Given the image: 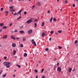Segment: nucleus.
Wrapping results in <instances>:
<instances>
[{
  "instance_id": "nucleus-54",
  "label": "nucleus",
  "mask_w": 78,
  "mask_h": 78,
  "mask_svg": "<svg viewBox=\"0 0 78 78\" xmlns=\"http://www.w3.org/2000/svg\"><path fill=\"white\" fill-rule=\"evenodd\" d=\"M73 72H75V69H73Z\"/></svg>"
},
{
  "instance_id": "nucleus-13",
  "label": "nucleus",
  "mask_w": 78,
  "mask_h": 78,
  "mask_svg": "<svg viewBox=\"0 0 78 78\" xmlns=\"http://www.w3.org/2000/svg\"><path fill=\"white\" fill-rule=\"evenodd\" d=\"M23 56L24 57H27V53H25L24 54Z\"/></svg>"
},
{
  "instance_id": "nucleus-3",
  "label": "nucleus",
  "mask_w": 78,
  "mask_h": 78,
  "mask_svg": "<svg viewBox=\"0 0 78 78\" xmlns=\"http://www.w3.org/2000/svg\"><path fill=\"white\" fill-rule=\"evenodd\" d=\"M31 42H32V44H34V45H35V46H37V45H36V42H35V41H34V40H32Z\"/></svg>"
},
{
  "instance_id": "nucleus-2",
  "label": "nucleus",
  "mask_w": 78,
  "mask_h": 78,
  "mask_svg": "<svg viewBox=\"0 0 78 78\" xmlns=\"http://www.w3.org/2000/svg\"><path fill=\"white\" fill-rule=\"evenodd\" d=\"M32 22H33L32 19H29L27 21V23H32Z\"/></svg>"
},
{
  "instance_id": "nucleus-25",
  "label": "nucleus",
  "mask_w": 78,
  "mask_h": 78,
  "mask_svg": "<svg viewBox=\"0 0 78 78\" xmlns=\"http://www.w3.org/2000/svg\"><path fill=\"white\" fill-rule=\"evenodd\" d=\"M58 48H59V49L60 50V49H61L62 48V47L61 46H58Z\"/></svg>"
},
{
  "instance_id": "nucleus-60",
  "label": "nucleus",
  "mask_w": 78,
  "mask_h": 78,
  "mask_svg": "<svg viewBox=\"0 0 78 78\" xmlns=\"http://www.w3.org/2000/svg\"><path fill=\"white\" fill-rule=\"evenodd\" d=\"M39 63H41V61H40L39 62H38Z\"/></svg>"
},
{
  "instance_id": "nucleus-64",
  "label": "nucleus",
  "mask_w": 78,
  "mask_h": 78,
  "mask_svg": "<svg viewBox=\"0 0 78 78\" xmlns=\"http://www.w3.org/2000/svg\"><path fill=\"white\" fill-rule=\"evenodd\" d=\"M14 72H16V70H14Z\"/></svg>"
},
{
  "instance_id": "nucleus-14",
  "label": "nucleus",
  "mask_w": 78,
  "mask_h": 78,
  "mask_svg": "<svg viewBox=\"0 0 78 78\" xmlns=\"http://www.w3.org/2000/svg\"><path fill=\"white\" fill-rule=\"evenodd\" d=\"M4 25V23H0V27H3Z\"/></svg>"
},
{
  "instance_id": "nucleus-15",
  "label": "nucleus",
  "mask_w": 78,
  "mask_h": 78,
  "mask_svg": "<svg viewBox=\"0 0 78 78\" xmlns=\"http://www.w3.org/2000/svg\"><path fill=\"white\" fill-rule=\"evenodd\" d=\"M16 51L15 50H14L13 51V55H16Z\"/></svg>"
},
{
  "instance_id": "nucleus-9",
  "label": "nucleus",
  "mask_w": 78,
  "mask_h": 78,
  "mask_svg": "<svg viewBox=\"0 0 78 78\" xmlns=\"http://www.w3.org/2000/svg\"><path fill=\"white\" fill-rule=\"evenodd\" d=\"M7 37H8L7 35H5L3 36V39H6Z\"/></svg>"
},
{
  "instance_id": "nucleus-35",
  "label": "nucleus",
  "mask_w": 78,
  "mask_h": 78,
  "mask_svg": "<svg viewBox=\"0 0 78 78\" xmlns=\"http://www.w3.org/2000/svg\"><path fill=\"white\" fill-rule=\"evenodd\" d=\"M35 72H36V73H37V72H38L37 70V69H35Z\"/></svg>"
},
{
  "instance_id": "nucleus-38",
  "label": "nucleus",
  "mask_w": 78,
  "mask_h": 78,
  "mask_svg": "<svg viewBox=\"0 0 78 78\" xmlns=\"http://www.w3.org/2000/svg\"><path fill=\"white\" fill-rule=\"evenodd\" d=\"M9 2H12L13 0H9Z\"/></svg>"
},
{
  "instance_id": "nucleus-5",
  "label": "nucleus",
  "mask_w": 78,
  "mask_h": 78,
  "mask_svg": "<svg viewBox=\"0 0 78 78\" xmlns=\"http://www.w3.org/2000/svg\"><path fill=\"white\" fill-rule=\"evenodd\" d=\"M32 32H33V30H32L30 29L28 31V34H31Z\"/></svg>"
},
{
  "instance_id": "nucleus-39",
  "label": "nucleus",
  "mask_w": 78,
  "mask_h": 78,
  "mask_svg": "<svg viewBox=\"0 0 78 78\" xmlns=\"http://www.w3.org/2000/svg\"><path fill=\"white\" fill-rule=\"evenodd\" d=\"M23 28V26H22L20 27V28H21V29H22V28Z\"/></svg>"
},
{
  "instance_id": "nucleus-43",
  "label": "nucleus",
  "mask_w": 78,
  "mask_h": 78,
  "mask_svg": "<svg viewBox=\"0 0 78 78\" xmlns=\"http://www.w3.org/2000/svg\"><path fill=\"white\" fill-rule=\"evenodd\" d=\"M21 18V16H20L19 17H18V18H17V20L20 19Z\"/></svg>"
},
{
  "instance_id": "nucleus-22",
  "label": "nucleus",
  "mask_w": 78,
  "mask_h": 78,
  "mask_svg": "<svg viewBox=\"0 0 78 78\" xmlns=\"http://www.w3.org/2000/svg\"><path fill=\"white\" fill-rule=\"evenodd\" d=\"M37 5L38 6H41V3L39 2H37Z\"/></svg>"
},
{
  "instance_id": "nucleus-16",
  "label": "nucleus",
  "mask_w": 78,
  "mask_h": 78,
  "mask_svg": "<svg viewBox=\"0 0 78 78\" xmlns=\"http://www.w3.org/2000/svg\"><path fill=\"white\" fill-rule=\"evenodd\" d=\"M3 29H6L7 28V26H4L2 27Z\"/></svg>"
},
{
  "instance_id": "nucleus-30",
  "label": "nucleus",
  "mask_w": 78,
  "mask_h": 78,
  "mask_svg": "<svg viewBox=\"0 0 78 78\" xmlns=\"http://www.w3.org/2000/svg\"><path fill=\"white\" fill-rule=\"evenodd\" d=\"M34 25L35 26V27H37V23H34Z\"/></svg>"
},
{
  "instance_id": "nucleus-37",
  "label": "nucleus",
  "mask_w": 78,
  "mask_h": 78,
  "mask_svg": "<svg viewBox=\"0 0 78 78\" xmlns=\"http://www.w3.org/2000/svg\"><path fill=\"white\" fill-rule=\"evenodd\" d=\"M22 11V10H20V11L18 12L19 14H20V12H21Z\"/></svg>"
},
{
  "instance_id": "nucleus-46",
  "label": "nucleus",
  "mask_w": 78,
  "mask_h": 78,
  "mask_svg": "<svg viewBox=\"0 0 78 78\" xmlns=\"http://www.w3.org/2000/svg\"><path fill=\"white\" fill-rule=\"evenodd\" d=\"M49 41H51V37H50V38L49 39Z\"/></svg>"
},
{
  "instance_id": "nucleus-53",
  "label": "nucleus",
  "mask_w": 78,
  "mask_h": 78,
  "mask_svg": "<svg viewBox=\"0 0 78 78\" xmlns=\"http://www.w3.org/2000/svg\"><path fill=\"white\" fill-rule=\"evenodd\" d=\"M14 16H16V15H17V13H15L14 14Z\"/></svg>"
},
{
  "instance_id": "nucleus-8",
  "label": "nucleus",
  "mask_w": 78,
  "mask_h": 78,
  "mask_svg": "<svg viewBox=\"0 0 78 78\" xmlns=\"http://www.w3.org/2000/svg\"><path fill=\"white\" fill-rule=\"evenodd\" d=\"M19 32L21 34H23V33H24V31L23 30H20V31Z\"/></svg>"
},
{
  "instance_id": "nucleus-45",
  "label": "nucleus",
  "mask_w": 78,
  "mask_h": 78,
  "mask_svg": "<svg viewBox=\"0 0 78 78\" xmlns=\"http://www.w3.org/2000/svg\"><path fill=\"white\" fill-rule=\"evenodd\" d=\"M4 59H7V57H4Z\"/></svg>"
},
{
  "instance_id": "nucleus-56",
  "label": "nucleus",
  "mask_w": 78,
  "mask_h": 78,
  "mask_svg": "<svg viewBox=\"0 0 78 78\" xmlns=\"http://www.w3.org/2000/svg\"><path fill=\"white\" fill-rule=\"evenodd\" d=\"M59 65V63H58L57 64V66H58Z\"/></svg>"
},
{
  "instance_id": "nucleus-32",
  "label": "nucleus",
  "mask_w": 78,
  "mask_h": 78,
  "mask_svg": "<svg viewBox=\"0 0 78 78\" xmlns=\"http://www.w3.org/2000/svg\"><path fill=\"white\" fill-rule=\"evenodd\" d=\"M43 71H44V69H43L41 70V73H42V72H43Z\"/></svg>"
},
{
  "instance_id": "nucleus-57",
  "label": "nucleus",
  "mask_w": 78,
  "mask_h": 78,
  "mask_svg": "<svg viewBox=\"0 0 78 78\" xmlns=\"http://www.w3.org/2000/svg\"><path fill=\"white\" fill-rule=\"evenodd\" d=\"M3 71H2L1 72H0V74H1L2 73V72Z\"/></svg>"
},
{
  "instance_id": "nucleus-52",
  "label": "nucleus",
  "mask_w": 78,
  "mask_h": 78,
  "mask_svg": "<svg viewBox=\"0 0 78 78\" xmlns=\"http://www.w3.org/2000/svg\"><path fill=\"white\" fill-rule=\"evenodd\" d=\"M73 7H75V4H73Z\"/></svg>"
},
{
  "instance_id": "nucleus-33",
  "label": "nucleus",
  "mask_w": 78,
  "mask_h": 78,
  "mask_svg": "<svg viewBox=\"0 0 78 78\" xmlns=\"http://www.w3.org/2000/svg\"><path fill=\"white\" fill-rule=\"evenodd\" d=\"M65 3H68V2H67V1L66 0H65Z\"/></svg>"
},
{
  "instance_id": "nucleus-29",
  "label": "nucleus",
  "mask_w": 78,
  "mask_h": 78,
  "mask_svg": "<svg viewBox=\"0 0 78 78\" xmlns=\"http://www.w3.org/2000/svg\"><path fill=\"white\" fill-rule=\"evenodd\" d=\"M18 31V30H14V33H17Z\"/></svg>"
},
{
  "instance_id": "nucleus-4",
  "label": "nucleus",
  "mask_w": 78,
  "mask_h": 78,
  "mask_svg": "<svg viewBox=\"0 0 78 78\" xmlns=\"http://www.w3.org/2000/svg\"><path fill=\"white\" fill-rule=\"evenodd\" d=\"M12 47H16V44L15 43H13L12 44Z\"/></svg>"
},
{
  "instance_id": "nucleus-11",
  "label": "nucleus",
  "mask_w": 78,
  "mask_h": 78,
  "mask_svg": "<svg viewBox=\"0 0 78 78\" xmlns=\"http://www.w3.org/2000/svg\"><path fill=\"white\" fill-rule=\"evenodd\" d=\"M45 33H44V32H43L42 34V37H44V36H45Z\"/></svg>"
},
{
  "instance_id": "nucleus-41",
  "label": "nucleus",
  "mask_w": 78,
  "mask_h": 78,
  "mask_svg": "<svg viewBox=\"0 0 78 78\" xmlns=\"http://www.w3.org/2000/svg\"><path fill=\"white\" fill-rule=\"evenodd\" d=\"M38 20L37 19H36L35 20H34V22H37Z\"/></svg>"
},
{
  "instance_id": "nucleus-10",
  "label": "nucleus",
  "mask_w": 78,
  "mask_h": 78,
  "mask_svg": "<svg viewBox=\"0 0 78 78\" xmlns=\"http://www.w3.org/2000/svg\"><path fill=\"white\" fill-rule=\"evenodd\" d=\"M26 38H25V37H23V42H25V41H26Z\"/></svg>"
},
{
  "instance_id": "nucleus-47",
  "label": "nucleus",
  "mask_w": 78,
  "mask_h": 78,
  "mask_svg": "<svg viewBox=\"0 0 78 78\" xmlns=\"http://www.w3.org/2000/svg\"><path fill=\"white\" fill-rule=\"evenodd\" d=\"M50 10H48V14H49V13H50Z\"/></svg>"
},
{
  "instance_id": "nucleus-61",
  "label": "nucleus",
  "mask_w": 78,
  "mask_h": 78,
  "mask_svg": "<svg viewBox=\"0 0 78 78\" xmlns=\"http://www.w3.org/2000/svg\"><path fill=\"white\" fill-rule=\"evenodd\" d=\"M15 11V10H14V9L13 10V9H12V11H13V12H14Z\"/></svg>"
},
{
  "instance_id": "nucleus-31",
  "label": "nucleus",
  "mask_w": 78,
  "mask_h": 78,
  "mask_svg": "<svg viewBox=\"0 0 78 78\" xmlns=\"http://www.w3.org/2000/svg\"><path fill=\"white\" fill-rule=\"evenodd\" d=\"M20 47H23V45L22 44H21Z\"/></svg>"
},
{
  "instance_id": "nucleus-58",
  "label": "nucleus",
  "mask_w": 78,
  "mask_h": 78,
  "mask_svg": "<svg viewBox=\"0 0 78 78\" xmlns=\"http://www.w3.org/2000/svg\"><path fill=\"white\" fill-rule=\"evenodd\" d=\"M1 31H2V29H1L0 30V32H1Z\"/></svg>"
},
{
  "instance_id": "nucleus-20",
  "label": "nucleus",
  "mask_w": 78,
  "mask_h": 78,
  "mask_svg": "<svg viewBox=\"0 0 78 78\" xmlns=\"http://www.w3.org/2000/svg\"><path fill=\"white\" fill-rule=\"evenodd\" d=\"M41 26L42 27H44V22H43L42 24L41 25Z\"/></svg>"
},
{
  "instance_id": "nucleus-55",
  "label": "nucleus",
  "mask_w": 78,
  "mask_h": 78,
  "mask_svg": "<svg viewBox=\"0 0 78 78\" xmlns=\"http://www.w3.org/2000/svg\"><path fill=\"white\" fill-rule=\"evenodd\" d=\"M13 77H14H14H15L16 76V75H13Z\"/></svg>"
},
{
  "instance_id": "nucleus-28",
  "label": "nucleus",
  "mask_w": 78,
  "mask_h": 78,
  "mask_svg": "<svg viewBox=\"0 0 78 78\" xmlns=\"http://www.w3.org/2000/svg\"><path fill=\"white\" fill-rule=\"evenodd\" d=\"M53 33L54 32L53 31H52L51 32V34H53Z\"/></svg>"
},
{
  "instance_id": "nucleus-36",
  "label": "nucleus",
  "mask_w": 78,
  "mask_h": 78,
  "mask_svg": "<svg viewBox=\"0 0 78 78\" xmlns=\"http://www.w3.org/2000/svg\"><path fill=\"white\" fill-rule=\"evenodd\" d=\"M12 25V23H11L10 24V27H11Z\"/></svg>"
},
{
  "instance_id": "nucleus-34",
  "label": "nucleus",
  "mask_w": 78,
  "mask_h": 78,
  "mask_svg": "<svg viewBox=\"0 0 78 78\" xmlns=\"http://www.w3.org/2000/svg\"><path fill=\"white\" fill-rule=\"evenodd\" d=\"M14 7L13 6H12L10 7V9H12V8H13Z\"/></svg>"
},
{
  "instance_id": "nucleus-23",
  "label": "nucleus",
  "mask_w": 78,
  "mask_h": 78,
  "mask_svg": "<svg viewBox=\"0 0 78 78\" xmlns=\"http://www.w3.org/2000/svg\"><path fill=\"white\" fill-rule=\"evenodd\" d=\"M6 76V73L5 74L3 75V77L4 78H5V77Z\"/></svg>"
},
{
  "instance_id": "nucleus-40",
  "label": "nucleus",
  "mask_w": 78,
  "mask_h": 78,
  "mask_svg": "<svg viewBox=\"0 0 78 78\" xmlns=\"http://www.w3.org/2000/svg\"><path fill=\"white\" fill-rule=\"evenodd\" d=\"M16 40H19V38L18 37H16Z\"/></svg>"
},
{
  "instance_id": "nucleus-51",
  "label": "nucleus",
  "mask_w": 78,
  "mask_h": 78,
  "mask_svg": "<svg viewBox=\"0 0 78 78\" xmlns=\"http://www.w3.org/2000/svg\"><path fill=\"white\" fill-rule=\"evenodd\" d=\"M24 14H27V12H24Z\"/></svg>"
},
{
  "instance_id": "nucleus-59",
  "label": "nucleus",
  "mask_w": 78,
  "mask_h": 78,
  "mask_svg": "<svg viewBox=\"0 0 78 78\" xmlns=\"http://www.w3.org/2000/svg\"><path fill=\"white\" fill-rule=\"evenodd\" d=\"M38 78V76H37L36 77V78Z\"/></svg>"
},
{
  "instance_id": "nucleus-12",
  "label": "nucleus",
  "mask_w": 78,
  "mask_h": 78,
  "mask_svg": "<svg viewBox=\"0 0 78 78\" xmlns=\"http://www.w3.org/2000/svg\"><path fill=\"white\" fill-rule=\"evenodd\" d=\"M72 68H69V72H70H70H72Z\"/></svg>"
},
{
  "instance_id": "nucleus-7",
  "label": "nucleus",
  "mask_w": 78,
  "mask_h": 78,
  "mask_svg": "<svg viewBox=\"0 0 78 78\" xmlns=\"http://www.w3.org/2000/svg\"><path fill=\"white\" fill-rule=\"evenodd\" d=\"M11 39H13L14 40H15V39H16V38H15V37H14V36L13 35H12V36H11Z\"/></svg>"
},
{
  "instance_id": "nucleus-48",
  "label": "nucleus",
  "mask_w": 78,
  "mask_h": 78,
  "mask_svg": "<svg viewBox=\"0 0 78 78\" xmlns=\"http://www.w3.org/2000/svg\"><path fill=\"white\" fill-rule=\"evenodd\" d=\"M55 34H57V35H58V34H58V33H57V32H56V33H55Z\"/></svg>"
},
{
  "instance_id": "nucleus-42",
  "label": "nucleus",
  "mask_w": 78,
  "mask_h": 78,
  "mask_svg": "<svg viewBox=\"0 0 78 78\" xmlns=\"http://www.w3.org/2000/svg\"><path fill=\"white\" fill-rule=\"evenodd\" d=\"M3 8H1L0 11H3Z\"/></svg>"
},
{
  "instance_id": "nucleus-24",
  "label": "nucleus",
  "mask_w": 78,
  "mask_h": 78,
  "mask_svg": "<svg viewBox=\"0 0 78 78\" xmlns=\"http://www.w3.org/2000/svg\"><path fill=\"white\" fill-rule=\"evenodd\" d=\"M45 51H48V48H46L45 49Z\"/></svg>"
},
{
  "instance_id": "nucleus-17",
  "label": "nucleus",
  "mask_w": 78,
  "mask_h": 78,
  "mask_svg": "<svg viewBox=\"0 0 78 78\" xmlns=\"http://www.w3.org/2000/svg\"><path fill=\"white\" fill-rule=\"evenodd\" d=\"M52 20H53V17H51L50 20V22H52Z\"/></svg>"
},
{
  "instance_id": "nucleus-6",
  "label": "nucleus",
  "mask_w": 78,
  "mask_h": 78,
  "mask_svg": "<svg viewBox=\"0 0 78 78\" xmlns=\"http://www.w3.org/2000/svg\"><path fill=\"white\" fill-rule=\"evenodd\" d=\"M57 70L58 72H61V68L59 67H58Z\"/></svg>"
},
{
  "instance_id": "nucleus-1",
  "label": "nucleus",
  "mask_w": 78,
  "mask_h": 78,
  "mask_svg": "<svg viewBox=\"0 0 78 78\" xmlns=\"http://www.w3.org/2000/svg\"><path fill=\"white\" fill-rule=\"evenodd\" d=\"M3 64H4V66H6V68H9L10 67V66L8 65H10L11 64V63L9 62H3Z\"/></svg>"
},
{
  "instance_id": "nucleus-21",
  "label": "nucleus",
  "mask_w": 78,
  "mask_h": 78,
  "mask_svg": "<svg viewBox=\"0 0 78 78\" xmlns=\"http://www.w3.org/2000/svg\"><path fill=\"white\" fill-rule=\"evenodd\" d=\"M58 33H62V31L60 30L58 31Z\"/></svg>"
},
{
  "instance_id": "nucleus-50",
  "label": "nucleus",
  "mask_w": 78,
  "mask_h": 78,
  "mask_svg": "<svg viewBox=\"0 0 78 78\" xmlns=\"http://www.w3.org/2000/svg\"><path fill=\"white\" fill-rule=\"evenodd\" d=\"M10 11H11V12H12V9H11L10 10Z\"/></svg>"
},
{
  "instance_id": "nucleus-27",
  "label": "nucleus",
  "mask_w": 78,
  "mask_h": 78,
  "mask_svg": "<svg viewBox=\"0 0 78 78\" xmlns=\"http://www.w3.org/2000/svg\"><path fill=\"white\" fill-rule=\"evenodd\" d=\"M5 13H7V14H8L9 13V11H5Z\"/></svg>"
},
{
  "instance_id": "nucleus-44",
  "label": "nucleus",
  "mask_w": 78,
  "mask_h": 78,
  "mask_svg": "<svg viewBox=\"0 0 78 78\" xmlns=\"http://www.w3.org/2000/svg\"><path fill=\"white\" fill-rule=\"evenodd\" d=\"M33 8H34V5L32 6V9H33Z\"/></svg>"
},
{
  "instance_id": "nucleus-18",
  "label": "nucleus",
  "mask_w": 78,
  "mask_h": 78,
  "mask_svg": "<svg viewBox=\"0 0 78 78\" xmlns=\"http://www.w3.org/2000/svg\"><path fill=\"white\" fill-rule=\"evenodd\" d=\"M16 66H17V67H18V68H20V65H19L17 64L16 65Z\"/></svg>"
},
{
  "instance_id": "nucleus-49",
  "label": "nucleus",
  "mask_w": 78,
  "mask_h": 78,
  "mask_svg": "<svg viewBox=\"0 0 78 78\" xmlns=\"http://www.w3.org/2000/svg\"><path fill=\"white\" fill-rule=\"evenodd\" d=\"M42 78H45V76H42Z\"/></svg>"
},
{
  "instance_id": "nucleus-26",
  "label": "nucleus",
  "mask_w": 78,
  "mask_h": 78,
  "mask_svg": "<svg viewBox=\"0 0 78 78\" xmlns=\"http://www.w3.org/2000/svg\"><path fill=\"white\" fill-rule=\"evenodd\" d=\"M78 43V41L76 40L75 41V44H77Z\"/></svg>"
},
{
  "instance_id": "nucleus-19",
  "label": "nucleus",
  "mask_w": 78,
  "mask_h": 78,
  "mask_svg": "<svg viewBox=\"0 0 78 78\" xmlns=\"http://www.w3.org/2000/svg\"><path fill=\"white\" fill-rule=\"evenodd\" d=\"M53 20L54 21V22H56V18H53Z\"/></svg>"
},
{
  "instance_id": "nucleus-62",
  "label": "nucleus",
  "mask_w": 78,
  "mask_h": 78,
  "mask_svg": "<svg viewBox=\"0 0 78 78\" xmlns=\"http://www.w3.org/2000/svg\"><path fill=\"white\" fill-rule=\"evenodd\" d=\"M0 46L1 47H2V45H0Z\"/></svg>"
},
{
  "instance_id": "nucleus-63",
  "label": "nucleus",
  "mask_w": 78,
  "mask_h": 78,
  "mask_svg": "<svg viewBox=\"0 0 78 78\" xmlns=\"http://www.w3.org/2000/svg\"><path fill=\"white\" fill-rule=\"evenodd\" d=\"M78 44L76 45V47H78Z\"/></svg>"
}]
</instances>
